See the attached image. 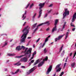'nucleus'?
Listing matches in <instances>:
<instances>
[{"label":"nucleus","mask_w":76,"mask_h":76,"mask_svg":"<svg viewBox=\"0 0 76 76\" xmlns=\"http://www.w3.org/2000/svg\"><path fill=\"white\" fill-rule=\"evenodd\" d=\"M36 15H37V13H36L32 17L33 19H34V18H35V17Z\"/></svg>","instance_id":"a878e982"},{"label":"nucleus","mask_w":76,"mask_h":76,"mask_svg":"<svg viewBox=\"0 0 76 76\" xmlns=\"http://www.w3.org/2000/svg\"><path fill=\"white\" fill-rule=\"evenodd\" d=\"M54 43V42H52L51 43H50V45H52V44H53V43Z\"/></svg>","instance_id":"6e6d98bb"},{"label":"nucleus","mask_w":76,"mask_h":76,"mask_svg":"<svg viewBox=\"0 0 76 76\" xmlns=\"http://www.w3.org/2000/svg\"><path fill=\"white\" fill-rule=\"evenodd\" d=\"M34 6V4H32L31 5L30 7V8H31L32 7V6Z\"/></svg>","instance_id":"e433bc0d"},{"label":"nucleus","mask_w":76,"mask_h":76,"mask_svg":"<svg viewBox=\"0 0 76 76\" xmlns=\"http://www.w3.org/2000/svg\"><path fill=\"white\" fill-rule=\"evenodd\" d=\"M75 56H76V55H74L73 58H74V57H75Z\"/></svg>","instance_id":"680f3d73"},{"label":"nucleus","mask_w":76,"mask_h":76,"mask_svg":"<svg viewBox=\"0 0 76 76\" xmlns=\"http://www.w3.org/2000/svg\"><path fill=\"white\" fill-rule=\"evenodd\" d=\"M38 25L37 26V28L35 29L34 30V32H35V31H36L38 29Z\"/></svg>","instance_id":"cd10ccee"},{"label":"nucleus","mask_w":76,"mask_h":76,"mask_svg":"<svg viewBox=\"0 0 76 76\" xmlns=\"http://www.w3.org/2000/svg\"><path fill=\"white\" fill-rule=\"evenodd\" d=\"M49 30H50V29H49V28H47L46 29V31H49Z\"/></svg>","instance_id":"09e8293b"},{"label":"nucleus","mask_w":76,"mask_h":76,"mask_svg":"<svg viewBox=\"0 0 76 76\" xmlns=\"http://www.w3.org/2000/svg\"><path fill=\"white\" fill-rule=\"evenodd\" d=\"M64 53H65V51L64 50L62 53H61V57H63V56H64Z\"/></svg>","instance_id":"5701e85b"},{"label":"nucleus","mask_w":76,"mask_h":76,"mask_svg":"<svg viewBox=\"0 0 76 76\" xmlns=\"http://www.w3.org/2000/svg\"><path fill=\"white\" fill-rule=\"evenodd\" d=\"M45 44V43H43V44L42 45V44H41L40 45V47H39V50H40L41 49V48H43L44 47V45Z\"/></svg>","instance_id":"4468645a"},{"label":"nucleus","mask_w":76,"mask_h":76,"mask_svg":"<svg viewBox=\"0 0 76 76\" xmlns=\"http://www.w3.org/2000/svg\"><path fill=\"white\" fill-rule=\"evenodd\" d=\"M74 55H76V51L75 52V53L74 54Z\"/></svg>","instance_id":"69168bd1"},{"label":"nucleus","mask_w":76,"mask_h":76,"mask_svg":"<svg viewBox=\"0 0 76 76\" xmlns=\"http://www.w3.org/2000/svg\"><path fill=\"white\" fill-rule=\"evenodd\" d=\"M30 53L31 54V53ZM30 54L29 55H28V57H29V58L30 57V56H31V54Z\"/></svg>","instance_id":"bf43d9fd"},{"label":"nucleus","mask_w":76,"mask_h":76,"mask_svg":"<svg viewBox=\"0 0 76 76\" xmlns=\"http://www.w3.org/2000/svg\"><path fill=\"white\" fill-rule=\"evenodd\" d=\"M60 66H61V64H58L56 66L55 69L56 70V72H60V71L61 69V68L60 67Z\"/></svg>","instance_id":"423d86ee"},{"label":"nucleus","mask_w":76,"mask_h":76,"mask_svg":"<svg viewBox=\"0 0 76 76\" xmlns=\"http://www.w3.org/2000/svg\"><path fill=\"white\" fill-rule=\"evenodd\" d=\"M36 54V52L35 51L33 53L32 56H34V55H35V54Z\"/></svg>","instance_id":"f704fd0d"},{"label":"nucleus","mask_w":76,"mask_h":76,"mask_svg":"<svg viewBox=\"0 0 76 76\" xmlns=\"http://www.w3.org/2000/svg\"><path fill=\"white\" fill-rule=\"evenodd\" d=\"M19 69H18L15 73L12 72H11V74L12 75H15V74H16V73H18L19 72Z\"/></svg>","instance_id":"2eb2a0df"},{"label":"nucleus","mask_w":76,"mask_h":76,"mask_svg":"<svg viewBox=\"0 0 76 76\" xmlns=\"http://www.w3.org/2000/svg\"><path fill=\"white\" fill-rule=\"evenodd\" d=\"M55 27L54 28H53L52 30V32H54V31H57V25H56V24H54Z\"/></svg>","instance_id":"9d476101"},{"label":"nucleus","mask_w":76,"mask_h":76,"mask_svg":"<svg viewBox=\"0 0 76 76\" xmlns=\"http://www.w3.org/2000/svg\"><path fill=\"white\" fill-rule=\"evenodd\" d=\"M30 5V3H29L28 4V5L26 7V9H27L28 7H29V6Z\"/></svg>","instance_id":"2f4dec72"},{"label":"nucleus","mask_w":76,"mask_h":76,"mask_svg":"<svg viewBox=\"0 0 76 76\" xmlns=\"http://www.w3.org/2000/svg\"><path fill=\"white\" fill-rule=\"evenodd\" d=\"M52 69V66H50L48 68L47 72H46V75H48L50 73V72L51 71V70Z\"/></svg>","instance_id":"0eeeda50"},{"label":"nucleus","mask_w":76,"mask_h":76,"mask_svg":"<svg viewBox=\"0 0 76 76\" xmlns=\"http://www.w3.org/2000/svg\"><path fill=\"white\" fill-rule=\"evenodd\" d=\"M7 56H15V54L14 53H8Z\"/></svg>","instance_id":"f3484780"},{"label":"nucleus","mask_w":76,"mask_h":76,"mask_svg":"<svg viewBox=\"0 0 76 76\" xmlns=\"http://www.w3.org/2000/svg\"><path fill=\"white\" fill-rule=\"evenodd\" d=\"M64 74V72H63L61 73L59 76H62Z\"/></svg>","instance_id":"c85d7f7f"},{"label":"nucleus","mask_w":76,"mask_h":76,"mask_svg":"<svg viewBox=\"0 0 76 76\" xmlns=\"http://www.w3.org/2000/svg\"><path fill=\"white\" fill-rule=\"evenodd\" d=\"M19 63H20V61H19L16 63L14 64V65H17V66H20V65H21V64L20 63V64H19Z\"/></svg>","instance_id":"a211bd4d"},{"label":"nucleus","mask_w":76,"mask_h":76,"mask_svg":"<svg viewBox=\"0 0 76 76\" xmlns=\"http://www.w3.org/2000/svg\"><path fill=\"white\" fill-rule=\"evenodd\" d=\"M57 40H58V38H56L55 39V42H57Z\"/></svg>","instance_id":"ea45409f"},{"label":"nucleus","mask_w":76,"mask_h":76,"mask_svg":"<svg viewBox=\"0 0 76 76\" xmlns=\"http://www.w3.org/2000/svg\"><path fill=\"white\" fill-rule=\"evenodd\" d=\"M48 60V56H46V58L45 59H43V61H42L41 62L39 63L38 64V67H41L44 64V61H47Z\"/></svg>","instance_id":"39448f33"},{"label":"nucleus","mask_w":76,"mask_h":76,"mask_svg":"<svg viewBox=\"0 0 76 76\" xmlns=\"http://www.w3.org/2000/svg\"><path fill=\"white\" fill-rule=\"evenodd\" d=\"M53 5V4H50L49 6V7H52V6Z\"/></svg>","instance_id":"79ce46f5"},{"label":"nucleus","mask_w":76,"mask_h":76,"mask_svg":"<svg viewBox=\"0 0 76 76\" xmlns=\"http://www.w3.org/2000/svg\"><path fill=\"white\" fill-rule=\"evenodd\" d=\"M22 68H23V69H26V67L24 66H21Z\"/></svg>","instance_id":"58836bf2"},{"label":"nucleus","mask_w":76,"mask_h":76,"mask_svg":"<svg viewBox=\"0 0 76 76\" xmlns=\"http://www.w3.org/2000/svg\"><path fill=\"white\" fill-rule=\"evenodd\" d=\"M69 13L70 11H69L67 9H65V12L63 14V19H64L66 15L68 16V15H69Z\"/></svg>","instance_id":"20e7f679"},{"label":"nucleus","mask_w":76,"mask_h":76,"mask_svg":"<svg viewBox=\"0 0 76 76\" xmlns=\"http://www.w3.org/2000/svg\"><path fill=\"white\" fill-rule=\"evenodd\" d=\"M29 29H30V27H29L28 26H27L22 30V32H23V34L21 37V39L20 40V43H25V39H26V36L29 33Z\"/></svg>","instance_id":"f257e3e1"},{"label":"nucleus","mask_w":76,"mask_h":76,"mask_svg":"<svg viewBox=\"0 0 76 76\" xmlns=\"http://www.w3.org/2000/svg\"><path fill=\"white\" fill-rule=\"evenodd\" d=\"M31 37H28V39H31Z\"/></svg>","instance_id":"13d9d810"},{"label":"nucleus","mask_w":76,"mask_h":76,"mask_svg":"<svg viewBox=\"0 0 76 76\" xmlns=\"http://www.w3.org/2000/svg\"><path fill=\"white\" fill-rule=\"evenodd\" d=\"M44 24H47L48 25H49L50 24V23L49 21H47L45 23H43L41 24H40L38 25V26H42L43 25H44Z\"/></svg>","instance_id":"6e6552de"},{"label":"nucleus","mask_w":76,"mask_h":76,"mask_svg":"<svg viewBox=\"0 0 76 76\" xmlns=\"http://www.w3.org/2000/svg\"><path fill=\"white\" fill-rule=\"evenodd\" d=\"M31 63H34V60H31Z\"/></svg>","instance_id":"37998d69"},{"label":"nucleus","mask_w":76,"mask_h":76,"mask_svg":"<svg viewBox=\"0 0 76 76\" xmlns=\"http://www.w3.org/2000/svg\"><path fill=\"white\" fill-rule=\"evenodd\" d=\"M26 12H27L26 11H25V13L23 14V16H22V18H23L22 19L23 20L25 19H26V16H25V15H26Z\"/></svg>","instance_id":"1a4fd4ad"},{"label":"nucleus","mask_w":76,"mask_h":76,"mask_svg":"<svg viewBox=\"0 0 76 76\" xmlns=\"http://www.w3.org/2000/svg\"><path fill=\"white\" fill-rule=\"evenodd\" d=\"M48 38H46L45 41V43L48 41Z\"/></svg>","instance_id":"72a5a7b5"},{"label":"nucleus","mask_w":76,"mask_h":76,"mask_svg":"<svg viewBox=\"0 0 76 76\" xmlns=\"http://www.w3.org/2000/svg\"><path fill=\"white\" fill-rule=\"evenodd\" d=\"M66 63H65L64 65V67H66Z\"/></svg>","instance_id":"a18cd8bd"},{"label":"nucleus","mask_w":76,"mask_h":76,"mask_svg":"<svg viewBox=\"0 0 76 76\" xmlns=\"http://www.w3.org/2000/svg\"><path fill=\"white\" fill-rule=\"evenodd\" d=\"M48 15V14H45V16H44V18H45L47 17Z\"/></svg>","instance_id":"473e14b6"},{"label":"nucleus","mask_w":76,"mask_h":76,"mask_svg":"<svg viewBox=\"0 0 76 76\" xmlns=\"http://www.w3.org/2000/svg\"><path fill=\"white\" fill-rule=\"evenodd\" d=\"M40 39V38H39L38 39V41H39Z\"/></svg>","instance_id":"774afa93"},{"label":"nucleus","mask_w":76,"mask_h":76,"mask_svg":"<svg viewBox=\"0 0 76 76\" xmlns=\"http://www.w3.org/2000/svg\"><path fill=\"white\" fill-rule=\"evenodd\" d=\"M63 46H64V45H62L61 47L60 48V50L58 53H61V50H62V49H63Z\"/></svg>","instance_id":"412c9836"},{"label":"nucleus","mask_w":76,"mask_h":76,"mask_svg":"<svg viewBox=\"0 0 76 76\" xmlns=\"http://www.w3.org/2000/svg\"><path fill=\"white\" fill-rule=\"evenodd\" d=\"M7 45V43H5L4 45L3 46H2V47H5L6 45Z\"/></svg>","instance_id":"c756f323"},{"label":"nucleus","mask_w":76,"mask_h":76,"mask_svg":"<svg viewBox=\"0 0 76 76\" xmlns=\"http://www.w3.org/2000/svg\"><path fill=\"white\" fill-rule=\"evenodd\" d=\"M63 36H64V35H62L61 36H59L58 38V40H60L61 39L63 38Z\"/></svg>","instance_id":"dca6fc26"},{"label":"nucleus","mask_w":76,"mask_h":76,"mask_svg":"<svg viewBox=\"0 0 76 76\" xmlns=\"http://www.w3.org/2000/svg\"><path fill=\"white\" fill-rule=\"evenodd\" d=\"M28 48H26L25 49V50L24 51L25 53L26 52V50H28Z\"/></svg>","instance_id":"a19ab883"},{"label":"nucleus","mask_w":76,"mask_h":76,"mask_svg":"<svg viewBox=\"0 0 76 76\" xmlns=\"http://www.w3.org/2000/svg\"><path fill=\"white\" fill-rule=\"evenodd\" d=\"M58 15V12H55V13L53 14V15Z\"/></svg>","instance_id":"4c0bfd02"},{"label":"nucleus","mask_w":76,"mask_h":76,"mask_svg":"<svg viewBox=\"0 0 76 76\" xmlns=\"http://www.w3.org/2000/svg\"><path fill=\"white\" fill-rule=\"evenodd\" d=\"M38 42V39L36 42V43Z\"/></svg>","instance_id":"0e129e2a"},{"label":"nucleus","mask_w":76,"mask_h":76,"mask_svg":"<svg viewBox=\"0 0 76 76\" xmlns=\"http://www.w3.org/2000/svg\"><path fill=\"white\" fill-rule=\"evenodd\" d=\"M75 64H76V63H75V62H73V63L71 64V66L72 67H74L75 66Z\"/></svg>","instance_id":"4be33fe9"},{"label":"nucleus","mask_w":76,"mask_h":76,"mask_svg":"<svg viewBox=\"0 0 76 76\" xmlns=\"http://www.w3.org/2000/svg\"><path fill=\"white\" fill-rule=\"evenodd\" d=\"M26 22H24V24H23V26H25V25L26 24Z\"/></svg>","instance_id":"49530a36"},{"label":"nucleus","mask_w":76,"mask_h":76,"mask_svg":"<svg viewBox=\"0 0 76 76\" xmlns=\"http://www.w3.org/2000/svg\"><path fill=\"white\" fill-rule=\"evenodd\" d=\"M51 10H50L49 11H48V13H50V12H51Z\"/></svg>","instance_id":"603ef678"},{"label":"nucleus","mask_w":76,"mask_h":76,"mask_svg":"<svg viewBox=\"0 0 76 76\" xmlns=\"http://www.w3.org/2000/svg\"><path fill=\"white\" fill-rule=\"evenodd\" d=\"M75 29H76L75 28H73L72 29V31H75Z\"/></svg>","instance_id":"c03bdc74"},{"label":"nucleus","mask_w":76,"mask_h":76,"mask_svg":"<svg viewBox=\"0 0 76 76\" xmlns=\"http://www.w3.org/2000/svg\"><path fill=\"white\" fill-rule=\"evenodd\" d=\"M70 25H71V26H72V27H74V28H75V26L73 25H72V23H71Z\"/></svg>","instance_id":"bb28decb"},{"label":"nucleus","mask_w":76,"mask_h":76,"mask_svg":"<svg viewBox=\"0 0 76 76\" xmlns=\"http://www.w3.org/2000/svg\"><path fill=\"white\" fill-rule=\"evenodd\" d=\"M33 48H35V45H33Z\"/></svg>","instance_id":"4d7b16f0"},{"label":"nucleus","mask_w":76,"mask_h":76,"mask_svg":"<svg viewBox=\"0 0 76 76\" xmlns=\"http://www.w3.org/2000/svg\"><path fill=\"white\" fill-rule=\"evenodd\" d=\"M58 19H56L55 20V21L54 24H55V25H57V23H58Z\"/></svg>","instance_id":"b1692460"},{"label":"nucleus","mask_w":76,"mask_h":76,"mask_svg":"<svg viewBox=\"0 0 76 76\" xmlns=\"http://www.w3.org/2000/svg\"><path fill=\"white\" fill-rule=\"evenodd\" d=\"M45 5V3H40L39 4V15L38 16V18H40L41 16L42 15V9L43 7H44V5Z\"/></svg>","instance_id":"7ed1b4c3"},{"label":"nucleus","mask_w":76,"mask_h":76,"mask_svg":"<svg viewBox=\"0 0 76 76\" xmlns=\"http://www.w3.org/2000/svg\"><path fill=\"white\" fill-rule=\"evenodd\" d=\"M22 48L20 47V46H17L15 49L16 50H17L18 51H19L20 50H21Z\"/></svg>","instance_id":"9b49d317"},{"label":"nucleus","mask_w":76,"mask_h":76,"mask_svg":"<svg viewBox=\"0 0 76 76\" xmlns=\"http://www.w3.org/2000/svg\"><path fill=\"white\" fill-rule=\"evenodd\" d=\"M56 73H55V74H54L53 75V76H56Z\"/></svg>","instance_id":"e2e57ef3"},{"label":"nucleus","mask_w":76,"mask_h":76,"mask_svg":"<svg viewBox=\"0 0 76 76\" xmlns=\"http://www.w3.org/2000/svg\"><path fill=\"white\" fill-rule=\"evenodd\" d=\"M37 25V23H36L33 25V29H34L36 27Z\"/></svg>","instance_id":"6ab92c4d"},{"label":"nucleus","mask_w":76,"mask_h":76,"mask_svg":"<svg viewBox=\"0 0 76 76\" xmlns=\"http://www.w3.org/2000/svg\"><path fill=\"white\" fill-rule=\"evenodd\" d=\"M69 33L68 32H67L66 33V37L65 38V39H67V37H68V35H69Z\"/></svg>","instance_id":"393cba45"},{"label":"nucleus","mask_w":76,"mask_h":76,"mask_svg":"<svg viewBox=\"0 0 76 76\" xmlns=\"http://www.w3.org/2000/svg\"><path fill=\"white\" fill-rule=\"evenodd\" d=\"M66 22H64V23L63 26L61 30V31H63V29L65 28V26H66Z\"/></svg>","instance_id":"f8f14e48"},{"label":"nucleus","mask_w":76,"mask_h":76,"mask_svg":"<svg viewBox=\"0 0 76 76\" xmlns=\"http://www.w3.org/2000/svg\"><path fill=\"white\" fill-rule=\"evenodd\" d=\"M68 57H69L67 56L66 59V60L65 61V62H67V59H68Z\"/></svg>","instance_id":"de8ad7c7"},{"label":"nucleus","mask_w":76,"mask_h":76,"mask_svg":"<svg viewBox=\"0 0 76 76\" xmlns=\"http://www.w3.org/2000/svg\"><path fill=\"white\" fill-rule=\"evenodd\" d=\"M21 48H23V50H25V47L24 46H21Z\"/></svg>","instance_id":"c9c22d12"},{"label":"nucleus","mask_w":76,"mask_h":76,"mask_svg":"<svg viewBox=\"0 0 76 76\" xmlns=\"http://www.w3.org/2000/svg\"><path fill=\"white\" fill-rule=\"evenodd\" d=\"M32 63L31 62H30L29 63V66H31V65Z\"/></svg>","instance_id":"864d4df0"},{"label":"nucleus","mask_w":76,"mask_h":76,"mask_svg":"<svg viewBox=\"0 0 76 76\" xmlns=\"http://www.w3.org/2000/svg\"><path fill=\"white\" fill-rule=\"evenodd\" d=\"M44 53H47V50H46V48H45L44 50Z\"/></svg>","instance_id":"7c9ffc66"},{"label":"nucleus","mask_w":76,"mask_h":76,"mask_svg":"<svg viewBox=\"0 0 76 76\" xmlns=\"http://www.w3.org/2000/svg\"><path fill=\"white\" fill-rule=\"evenodd\" d=\"M12 40H13V39H12V40H11L10 41V42H12Z\"/></svg>","instance_id":"338daca9"},{"label":"nucleus","mask_w":76,"mask_h":76,"mask_svg":"<svg viewBox=\"0 0 76 76\" xmlns=\"http://www.w3.org/2000/svg\"><path fill=\"white\" fill-rule=\"evenodd\" d=\"M34 56H33V57H32L30 59V60H32V59H33V58H34Z\"/></svg>","instance_id":"3c124183"},{"label":"nucleus","mask_w":76,"mask_h":76,"mask_svg":"<svg viewBox=\"0 0 76 76\" xmlns=\"http://www.w3.org/2000/svg\"><path fill=\"white\" fill-rule=\"evenodd\" d=\"M32 51V48H29L28 50L26 53H25V54L23 55H21L20 56H16L15 57L16 58H21V57H23V56H26V57H25L24 58H22V60L24 62H26L27 61V58L26 57H28V56L26 55V54H28L29 53H31V52Z\"/></svg>","instance_id":"f03ea898"},{"label":"nucleus","mask_w":76,"mask_h":76,"mask_svg":"<svg viewBox=\"0 0 76 76\" xmlns=\"http://www.w3.org/2000/svg\"><path fill=\"white\" fill-rule=\"evenodd\" d=\"M50 37H51V36L49 35V36H48V37H47V38L48 39V38H50Z\"/></svg>","instance_id":"5fc2aeb1"},{"label":"nucleus","mask_w":76,"mask_h":76,"mask_svg":"<svg viewBox=\"0 0 76 76\" xmlns=\"http://www.w3.org/2000/svg\"><path fill=\"white\" fill-rule=\"evenodd\" d=\"M6 61V63H8L9 61V60H7Z\"/></svg>","instance_id":"052dcab7"},{"label":"nucleus","mask_w":76,"mask_h":76,"mask_svg":"<svg viewBox=\"0 0 76 76\" xmlns=\"http://www.w3.org/2000/svg\"><path fill=\"white\" fill-rule=\"evenodd\" d=\"M35 66H34L33 68H32L29 70V73H32V72L34 71V70H35V69H34V68H35Z\"/></svg>","instance_id":"ddd939ff"},{"label":"nucleus","mask_w":76,"mask_h":76,"mask_svg":"<svg viewBox=\"0 0 76 76\" xmlns=\"http://www.w3.org/2000/svg\"><path fill=\"white\" fill-rule=\"evenodd\" d=\"M73 54V53H70V57H71V56H72V54Z\"/></svg>","instance_id":"8fccbe9b"},{"label":"nucleus","mask_w":76,"mask_h":76,"mask_svg":"<svg viewBox=\"0 0 76 76\" xmlns=\"http://www.w3.org/2000/svg\"><path fill=\"white\" fill-rule=\"evenodd\" d=\"M38 63V59L37 61H36L34 63V65L35 66V65H36V64H37Z\"/></svg>","instance_id":"aec40b11"}]
</instances>
